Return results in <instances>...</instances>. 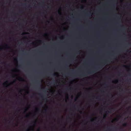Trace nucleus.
Segmentation results:
<instances>
[{"label":"nucleus","instance_id":"obj_13","mask_svg":"<svg viewBox=\"0 0 131 131\" xmlns=\"http://www.w3.org/2000/svg\"><path fill=\"white\" fill-rule=\"evenodd\" d=\"M27 110L26 109H25V111L24 112V113H25L27 111Z\"/></svg>","mask_w":131,"mask_h":131},{"label":"nucleus","instance_id":"obj_26","mask_svg":"<svg viewBox=\"0 0 131 131\" xmlns=\"http://www.w3.org/2000/svg\"><path fill=\"white\" fill-rule=\"evenodd\" d=\"M29 130V129H27V131H28Z\"/></svg>","mask_w":131,"mask_h":131},{"label":"nucleus","instance_id":"obj_18","mask_svg":"<svg viewBox=\"0 0 131 131\" xmlns=\"http://www.w3.org/2000/svg\"><path fill=\"white\" fill-rule=\"evenodd\" d=\"M38 110V108H36V111H37Z\"/></svg>","mask_w":131,"mask_h":131},{"label":"nucleus","instance_id":"obj_22","mask_svg":"<svg viewBox=\"0 0 131 131\" xmlns=\"http://www.w3.org/2000/svg\"><path fill=\"white\" fill-rule=\"evenodd\" d=\"M115 120L116 121H117V118H115Z\"/></svg>","mask_w":131,"mask_h":131},{"label":"nucleus","instance_id":"obj_48","mask_svg":"<svg viewBox=\"0 0 131 131\" xmlns=\"http://www.w3.org/2000/svg\"><path fill=\"white\" fill-rule=\"evenodd\" d=\"M23 34H25V33H23Z\"/></svg>","mask_w":131,"mask_h":131},{"label":"nucleus","instance_id":"obj_25","mask_svg":"<svg viewBox=\"0 0 131 131\" xmlns=\"http://www.w3.org/2000/svg\"><path fill=\"white\" fill-rule=\"evenodd\" d=\"M91 122H93V121H94V120H93V119H92V120H91Z\"/></svg>","mask_w":131,"mask_h":131},{"label":"nucleus","instance_id":"obj_7","mask_svg":"<svg viewBox=\"0 0 131 131\" xmlns=\"http://www.w3.org/2000/svg\"><path fill=\"white\" fill-rule=\"evenodd\" d=\"M19 80L22 81H25V80L21 78L19 79Z\"/></svg>","mask_w":131,"mask_h":131},{"label":"nucleus","instance_id":"obj_37","mask_svg":"<svg viewBox=\"0 0 131 131\" xmlns=\"http://www.w3.org/2000/svg\"><path fill=\"white\" fill-rule=\"evenodd\" d=\"M77 99V98L75 99V101H76Z\"/></svg>","mask_w":131,"mask_h":131},{"label":"nucleus","instance_id":"obj_6","mask_svg":"<svg viewBox=\"0 0 131 131\" xmlns=\"http://www.w3.org/2000/svg\"><path fill=\"white\" fill-rule=\"evenodd\" d=\"M128 125L126 123H124L123 124V126L125 127L127 126Z\"/></svg>","mask_w":131,"mask_h":131},{"label":"nucleus","instance_id":"obj_14","mask_svg":"<svg viewBox=\"0 0 131 131\" xmlns=\"http://www.w3.org/2000/svg\"><path fill=\"white\" fill-rule=\"evenodd\" d=\"M53 75L54 76H56V74L55 73H53Z\"/></svg>","mask_w":131,"mask_h":131},{"label":"nucleus","instance_id":"obj_47","mask_svg":"<svg viewBox=\"0 0 131 131\" xmlns=\"http://www.w3.org/2000/svg\"><path fill=\"white\" fill-rule=\"evenodd\" d=\"M12 77L13 78H14V77Z\"/></svg>","mask_w":131,"mask_h":131},{"label":"nucleus","instance_id":"obj_52","mask_svg":"<svg viewBox=\"0 0 131 131\" xmlns=\"http://www.w3.org/2000/svg\"><path fill=\"white\" fill-rule=\"evenodd\" d=\"M73 57H72V58H73Z\"/></svg>","mask_w":131,"mask_h":131},{"label":"nucleus","instance_id":"obj_57","mask_svg":"<svg viewBox=\"0 0 131 131\" xmlns=\"http://www.w3.org/2000/svg\"><path fill=\"white\" fill-rule=\"evenodd\" d=\"M108 77H107V78H108Z\"/></svg>","mask_w":131,"mask_h":131},{"label":"nucleus","instance_id":"obj_35","mask_svg":"<svg viewBox=\"0 0 131 131\" xmlns=\"http://www.w3.org/2000/svg\"><path fill=\"white\" fill-rule=\"evenodd\" d=\"M58 14H60V12H58Z\"/></svg>","mask_w":131,"mask_h":131},{"label":"nucleus","instance_id":"obj_8","mask_svg":"<svg viewBox=\"0 0 131 131\" xmlns=\"http://www.w3.org/2000/svg\"><path fill=\"white\" fill-rule=\"evenodd\" d=\"M5 46L8 49H9L10 48V47H9L7 45H5Z\"/></svg>","mask_w":131,"mask_h":131},{"label":"nucleus","instance_id":"obj_10","mask_svg":"<svg viewBox=\"0 0 131 131\" xmlns=\"http://www.w3.org/2000/svg\"><path fill=\"white\" fill-rule=\"evenodd\" d=\"M119 129L120 130L122 131L123 130V128L122 127H120Z\"/></svg>","mask_w":131,"mask_h":131},{"label":"nucleus","instance_id":"obj_29","mask_svg":"<svg viewBox=\"0 0 131 131\" xmlns=\"http://www.w3.org/2000/svg\"><path fill=\"white\" fill-rule=\"evenodd\" d=\"M96 99H99V97H98L96 98Z\"/></svg>","mask_w":131,"mask_h":131},{"label":"nucleus","instance_id":"obj_28","mask_svg":"<svg viewBox=\"0 0 131 131\" xmlns=\"http://www.w3.org/2000/svg\"><path fill=\"white\" fill-rule=\"evenodd\" d=\"M22 25V24H19V25Z\"/></svg>","mask_w":131,"mask_h":131},{"label":"nucleus","instance_id":"obj_24","mask_svg":"<svg viewBox=\"0 0 131 131\" xmlns=\"http://www.w3.org/2000/svg\"><path fill=\"white\" fill-rule=\"evenodd\" d=\"M123 66L125 67H127V66L126 65H123Z\"/></svg>","mask_w":131,"mask_h":131},{"label":"nucleus","instance_id":"obj_9","mask_svg":"<svg viewBox=\"0 0 131 131\" xmlns=\"http://www.w3.org/2000/svg\"><path fill=\"white\" fill-rule=\"evenodd\" d=\"M69 119L70 121H71V118L69 117H68V118H67V119Z\"/></svg>","mask_w":131,"mask_h":131},{"label":"nucleus","instance_id":"obj_12","mask_svg":"<svg viewBox=\"0 0 131 131\" xmlns=\"http://www.w3.org/2000/svg\"><path fill=\"white\" fill-rule=\"evenodd\" d=\"M106 117V115H104L103 117V119H105Z\"/></svg>","mask_w":131,"mask_h":131},{"label":"nucleus","instance_id":"obj_2","mask_svg":"<svg viewBox=\"0 0 131 131\" xmlns=\"http://www.w3.org/2000/svg\"><path fill=\"white\" fill-rule=\"evenodd\" d=\"M107 128L108 129V130L109 131H117V128L116 127H114L112 129H110L109 128L107 127Z\"/></svg>","mask_w":131,"mask_h":131},{"label":"nucleus","instance_id":"obj_53","mask_svg":"<svg viewBox=\"0 0 131 131\" xmlns=\"http://www.w3.org/2000/svg\"><path fill=\"white\" fill-rule=\"evenodd\" d=\"M72 115V114H71V115Z\"/></svg>","mask_w":131,"mask_h":131},{"label":"nucleus","instance_id":"obj_19","mask_svg":"<svg viewBox=\"0 0 131 131\" xmlns=\"http://www.w3.org/2000/svg\"><path fill=\"white\" fill-rule=\"evenodd\" d=\"M81 75H83V76H84V75H84V74H81V75L80 76H81Z\"/></svg>","mask_w":131,"mask_h":131},{"label":"nucleus","instance_id":"obj_40","mask_svg":"<svg viewBox=\"0 0 131 131\" xmlns=\"http://www.w3.org/2000/svg\"><path fill=\"white\" fill-rule=\"evenodd\" d=\"M41 97H42V99H43V97L42 96Z\"/></svg>","mask_w":131,"mask_h":131},{"label":"nucleus","instance_id":"obj_50","mask_svg":"<svg viewBox=\"0 0 131 131\" xmlns=\"http://www.w3.org/2000/svg\"><path fill=\"white\" fill-rule=\"evenodd\" d=\"M43 13V14H44V13Z\"/></svg>","mask_w":131,"mask_h":131},{"label":"nucleus","instance_id":"obj_31","mask_svg":"<svg viewBox=\"0 0 131 131\" xmlns=\"http://www.w3.org/2000/svg\"><path fill=\"white\" fill-rule=\"evenodd\" d=\"M40 131V129H38V131Z\"/></svg>","mask_w":131,"mask_h":131},{"label":"nucleus","instance_id":"obj_17","mask_svg":"<svg viewBox=\"0 0 131 131\" xmlns=\"http://www.w3.org/2000/svg\"><path fill=\"white\" fill-rule=\"evenodd\" d=\"M110 59L109 60H106V61H110Z\"/></svg>","mask_w":131,"mask_h":131},{"label":"nucleus","instance_id":"obj_39","mask_svg":"<svg viewBox=\"0 0 131 131\" xmlns=\"http://www.w3.org/2000/svg\"><path fill=\"white\" fill-rule=\"evenodd\" d=\"M59 95H61V94H60V93H59Z\"/></svg>","mask_w":131,"mask_h":131},{"label":"nucleus","instance_id":"obj_42","mask_svg":"<svg viewBox=\"0 0 131 131\" xmlns=\"http://www.w3.org/2000/svg\"><path fill=\"white\" fill-rule=\"evenodd\" d=\"M34 115H35V114H34V115H33V116H34Z\"/></svg>","mask_w":131,"mask_h":131},{"label":"nucleus","instance_id":"obj_32","mask_svg":"<svg viewBox=\"0 0 131 131\" xmlns=\"http://www.w3.org/2000/svg\"><path fill=\"white\" fill-rule=\"evenodd\" d=\"M2 48H0V50H2Z\"/></svg>","mask_w":131,"mask_h":131},{"label":"nucleus","instance_id":"obj_46","mask_svg":"<svg viewBox=\"0 0 131 131\" xmlns=\"http://www.w3.org/2000/svg\"><path fill=\"white\" fill-rule=\"evenodd\" d=\"M129 107V108H130L131 107L130 106Z\"/></svg>","mask_w":131,"mask_h":131},{"label":"nucleus","instance_id":"obj_54","mask_svg":"<svg viewBox=\"0 0 131 131\" xmlns=\"http://www.w3.org/2000/svg\"><path fill=\"white\" fill-rule=\"evenodd\" d=\"M45 92H46V91H45Z\"/></svg>","mask_w":131,"mask_h":131},{"label":"nucleus","instance_id":"obj_21","mask_svg":"<svg viewBox=\"0 0 131 131\" xmlns=\"http://www.w3.org/2000/svg\"><path fill=\"white\" fill-rule=\"evenodd\" d=\"M22 91L21 90H20V91L19 92L21 94H22L21 93V92Z\"/></svg>","mask_w":131,"mask_h":131},{"label":"nucleus","instance_id":"obj_43","mask_svg":"<svg viewBox=\"0 0 131 131\" xmlns=\"http://www.w3.org/2000/svg\"><path fill=\"white\" fill-rule=\"evenodd\" d=\"M47 22H48V23H49V21H47Z\"/></svg>","mask_w":131,"mask_h":131},{"label":"nucleus","instance_id":"obj_33","mask_svg":"<svg viewBox=\"0 0 131 131\" xmlns=\"http://www.w3.org/2000/svg\"><path fill=\"white\" fill-rule=\"evenodd\" d=\"M53 82H56V81H54H54H53V82L52 83H53Z\"/></svg>","mask_w":131,"mask_h":131},{"label":"nucleus","instance_id":"obj_38","mask_svg":"<svg viewBox=\"0 0 131 131\" xmlns=\"http://www.w3.org/2000/svg\"><path fill=\"white\" fill-rule=\"evenodd\" d=\"M97 119V118H95V119Z\"/></svg>","mask_w":131,"mask_h":131},{"label":"nucleus","instance_id":"obj_49","mask_svg":"<svg viewBox=\"0 0 131 131\" xmlns=\"http://www.w3.org/2000/svg\"><path fill=\"white\" fill-rule=\"evenodd\" d=\"M60 105H61V104H60Z\"/></svg>","mask_w":131,"mask_h":131},{"label":"nucleus","instance_id":"obj_55","mask_svg":"<svg viewBox=\"0 0 131 131\" xmlns=\"http://www.w3.org/2000/svg\"><path fill=\"white\" fill-rule=\"evenodd\" d=\"M30 125V124H29L28 125L29 126Z\"/></svg>","mask_w":131,"mask_h":131},{"label":"nucleus","instance_id":"obj_5","mask_svg":"<svg viewBox=\"0 0 131 131\" xmlns=\"http://www.w3.org/2000/svg\"><path fill=\"white\" fill-rule=\"evenodd\" d=\"M36 120H34V121L33 122H32L31 123V124H34V125H36Z\"/></svg>","mask_w":131,"mask_h":131},{"label":"nucleus","instance_id":"obj_56","mask_svg":"<svg viewBox=\"0 0 131 131\" xmlns=\"http://www.w3.org/2000/svg\"><path fill=\"white\" fill-rule=\"evenodd\" d=\"M72 71H73V70H72Z\"/></svg>","mask_w":131,"mask_h":131},{"label":"nucleus","instance_id":"obj_44","mask_svg":"<svg viewBox=\"0 0 131 131\" xmlns=\"http://www.w3.org/2000/svg\"><path fill=\"white\" fill-rule=\"evenodd\" d=\"M64 30H66V29H65H65H64Z\"/></svg>","mask_w":131,"mask_h":131},{"label":"nucleus","instance_id":"obj_1","mask_svg":"<svg viewBox=\"0 0 131 131\" xmlns=\"http://www.w3.org/2000/svg\"><path fill=\"white\" fill-rule=\"evenodd\" d=\"M114 109L113 108H112L111 109H109V110H107V111L105 112V113L106 114L108 113H112V111H114Z\"/></svg>","mask_w":131,"mask_h":131},{"label":"nucleus","instance_id":"obj_34","mask_svg":"<svg viewBox=\"0 0 131 131\" xmlns=\"http://www.w3.org/2000/svg\"><path fill=\"white\" fill-rule=\"evenodd\" d=\"M123 91V89H122L121 91L122 92V91Z\"/></svg>","mask_w":131,"mask_h":131},{"label":"nucleus","instance_id":"obj_51","mask_svg":"<svg viewBox=\"0 0 131 131\" xmlns=\"http://www.w3.org/2000/svg\"><path fill=\"white\" fill-rule=\"evenodd\" d=\"M20 12H21V11H20Z\"/></svg>","mask_w":131,"mask_h":131},{"label":"nucleus","instance_id":"obj_23","mask_svg":"<svg viewBox=\"0 0 131 131\" xmlns=\"http://www.w3.org/2000/svg\"><path fill=\"white\" fill-rule=\"evenodd\" d=\"M14 60L15 61H17V59L16 58Z\"/></svg>","mask_w":131,"mask_h":131},{"label":"nucleus","instance_id":"obj_11","mask_svg":"<svg viewBox=\"0 0 131 131\" xmlns=\"http://www.w3.org/2000/svg\"><path fill=\"white\" fill-rule=\"evenodd\" d=\"M126 5L127 6H128V5L129 6H130V5H131V4L130 3H127L126 4Z\"/></svg>","mask_w":131,"mask_h":131},{"label":"nucleus","instance_id":"obj_30","mask_svg":"<svg viewBox=\"0 0 131 131\" xmlns=\"http://www.w3.org/2000/svg\"><path fill=\"white\" fill-rule=\"evenodd\" d=\"M116 81L117 82L118 81V80H116Z\"/></svg>","mask_w":131,"mask_h":131},{"label":"nucleus","instance_id":"obj_4","mask_svg":"<svg viewBox=\"0 0 131 131\" xmlns=\"http://www.w3.org/2000/svg\"><path fill=\"white\" fill-rule=\"evenodd\" d=\"M8 81H6V82H5L3 84V85H4V86H6V88L8 87V85H6V84H7V83H8Z\"/></svg>","mask_w":131,"mask_h":131},{"label":"nucleus","instance_id":"obj_3","mask_svg":"<svg viewBox=\"0 0 131 131\" xmlns=\"http://www.w3.org/2000/svg\"><path fill=\"white\" fill-rule=\"evenodd\" d=\"M95 72L96 71L94 70H92L88 72V74H93V73H94V72Z\"/></svg>","mask_w":131,"mask_h":131},{"label":"nucleus","instance_id":"obj_27","mask_svg":"<svg viewBox=\"0 0 131 131\" xmlns=\"http://www.w3.org/2000/svg\"><path fill=\"white\" fill-rule=\"evenodd\" d=\"M15 82V81H13V82H12V83H14Z\"/></svg>","mask_w":131,"mask_h":131},{"label":"nucleus","instance_id":"obj_20","mask_svg":"<svg viewBox=\"0 0 131 131\" xmlns=\"http://www.w3.org/2000/svg\"><path fill=\"white\" fill-rule=\"evenodd\" d=\"M42 104V102L40 103H39V105H41Z\"/></svg>","mask_w":131,"mask_h":131},{"label":"nucleus","instance_id":"obj_41","mask_svg":"<svg viewBox=\"0 0 131 131\" xmlns=\"http://www.w3.org/2000/svg\"><path fill=\"white\" fill-rule=\"evenodd\" d=\"M26 87H27H27H28V86H27H27H26Z\"/></svg>","mask_w":131,"mask_h":131},{"label":"nucleus","instance_id":"obj_15","mask_svg":"<svg viewBox=\"0 0 131 131\" xmlns=\"http://www.w3.org/2000/svg\"><path fill=\"white\" fill-rule=\"evenodd\" d=\"M48 111V110L47 109H45V113H46Z\"/></svg>","mask_w":131,"mask_h":131},{"label":"nucleus","instance_id":"obj_45","mask_svg":"<svg viewBox=\"0 0 131 131\" xmlns=\"http://www.w3.org/2000/svg\"><path fill=\"white\" fill-rule=\"evenodd\" d=\"M18 110V111H19H19L20 110Z\"/></svg>","mask_w":131,"mask_h":131},{"label":"nucleus","instance_id":"obj_36","mask_svg":"<svg viewBox=\"0 0 131 131\" xmlns=\"http://www.w3.org/2000/svg\"><path fill=\"white\" fill-rule=\"evenodd\" d=\"M129 76H130V74H129Z\"/></svg>","mask_w":131,"mask_h":131},{"label":"nucleus","instance_id":"obj_16","mask_svg":"<svg viewBox=\"0 0 131 131\" xmlns=\"http://www.w3.org/2000/svg\"><path fill=\"white\" fill-rule=\"evenodd\" d=\"M29 117V116L28 115H26L25 116V117H26V118H27L28 117Z\"/></svg>","mask_w":131,"mask_h":131}]
</instances>
